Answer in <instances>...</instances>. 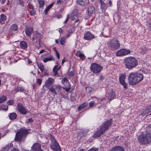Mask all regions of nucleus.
Instances as JSON below:
<instances>
[{
	"label": "nucleus",
	"mask_w": 151,
	"mask_h": 151,
	"mask_svg": "<svg viewBox=\"0 0 151 151\" xmlns=\"http://www.w3.org/2000/svg\"><path fill=\"white\" fill-rule=\"evenodd\" d=\"M23 0H18L19 4L21 5L22 7L24 6V4L23 3Z\"/></svg>",
	"instance_id": "obj_44"
},
{
	"label": "nucleus",
	"mask_w": 151,
	"mask_h": 151,
	"mask_svg": "<svg viewBox=\"0 0 151 151\" xmlns=\"http://www.w3.org/2000/svg\"><path fill=\"white\" fill-rule=\"evenodd\" d=\"M130 51L129 50L125 49H122L118 50L116 52V55L117 56H123L129 53Z\"/></svg>",
	"instance_id": "obj_9"
},
{
	"label": "nucleus",
	"mask_w": 151,
	"mask_h": 151,
	"mask_svg": "<svg viewBox=\"0 0 151 151\" xmlns=\"http://www.w3.org/2000/svg\"><path fill=\"white\" fill-rule=\"evenodd\" d=\"M88 151H98V149L96 148H92L88 150Z\"/></svg>",
	"instance_id": "obj_54"
},
{
	"label": "nucleus",
	"mask_w": 151,
	"mask_h": 151,
	"mask_svg": "<svg viewBox=\"0 0 151 151\" xmlns=\"http://www.w3.org/2000/svg\"><path fill=\"white\" fill-rule=\"evenodd\" d=\"M77 17L76 15H72L71 16V18L73 20H75L76 22H79V20L77 19Z\"/></svg>",
	"instance_id": "obj_39"
},
{
	"label": "nucleus",
	"mask_w": 151,
	"mask_h": 151,
	"mask_svg": "<svg viewBox=\"0 0 151 151\" xmlns=\"http://www.w3.org/2000/svg\"><path fill=\"white\" fill-rule=\"evenodd\" d=\"M94 37V36L90 32H87L84 35V38L85 40H89L93 38Z\"/></svg>",
	"instance_id": "obj_16"
},
{
	"label": "nucleus",
	"mask_w": 151,
	"mask_h": 151,
	"mask_svg": "<svg viewBox=\"0 0 151 151\" xmlns=\"http://www.w3.org/2000/svg\"><path fill=\"white\" fill-rule=\"evenodd\" d=\"M146 109L149 115L151 114V104L147 106Z\"/></svg>",
	"instance_id": "obj_33"
},
{
	"label": "nucleus",
	"mask_w": 151,
	"mask_h": 151,
	"mask_svg": "<svg viewBox=\"0 0 151 151\" xmlns=\"http://www.w3.org/2000/svg\"><path fill=\"white\" fill-rule=\"evenodd\" d=\"M38 3L39 7L40 8L43 7L45 5V1L43 0H39L38 1Z\"/></svg>",
	"instance_id": "obj_35"
},
{
	"label": "nucleus",
	"mask_w": 151,
	"mask_h": 151,
	"mask_svg": "<svg viewBox=\"0 0 151 151\" xmlns=\"http://www.w3.org/2000/svg\"><path fill=\"white\" fill-rule=\"evenodd\" d=\"M7 98L6 96L2 95L0 96V103H2L6 101Z\"/></svg>",
	"instance_id": "obj_29"
},
{
	"label": "nucleus",
	"mask_w": 151,
	"mask_h": 151,
	"mask_svg": "<svg viewBox=\"0 0 151 151\" xmlns=\"http://www.w3.org/2000/svg\"><path fill=\"white\" fill-rule=\"evenodd\" d=\"M104 78V77L103 76L101 75L99 76V80H100L103 81V80Z\"/></svg>",
	"instance_id": "obj_58"
},
{
	"label": "nucleus",
	"mask_w": 151,
	"mask_h": 151,
	"mask_svg": "<svg viewBox=\"0 0 151 151\" xmlns=\"http://www.w3.org/2000/svg\"><path fill=\"white\" fill-rule=\"evenodd\" d=\"M33 31V29L31 27L27 28L25 30L26 34L28 36H30L32 33Z\"/></svg>",
	"instance_id": "obj_20"
},
{
	"label": "nucleus",
	"mask_w": 151,
	"mask_h": 151,
	"mask_svg": "<svg viewBox=\"0 0 151 151\" xmlns=\"http://www.w3.org/2000/svg\"><path fill=\"white\" fill-rule=\"evenodd\" d=\"M149 29L150 30H151V21L149 24Z\"/></svg>",
	"instance_id": "obj_63"
},
{
	"label": "nucleus",
	"mask_w": 151,
	"mask_h": 151,
	"mask_svg": "<svg viewBox=\"0 0 151 151\" xmlns=\"http://www.w3.org/2000/svg\"><path fill=\"white\" fill-rule=\"evenodd\" d=\"M68 75L69 77H72L73 76L74 73L72 71H70L68 73Z\"/></svg>",
	"instance_id": "obj_50"
},
{
	"label": "nucleus",
	"mask_w": 151,
	"mask_h": 151,
	"mask_svg": "<svg viewBox=\"0 0 151 151\" xmlns=\"http://www.w3.org/2000/svg\"><path fill=\"white\" fill-rule=\"evenodd\" d=\"M38 66L39 69H40L41 72H42L44 70V65L41 64H38Z\"/></svg>",
	"instance_id": "obj_38"
},
{
	"label": "nucleus",
	"mask_w": 151,
	"mask_h": 151,
	"mask_svg": "<svg viewBox=\"0 0 151 151\" xmlns=\"http://www.w3.org/2000/svg\"><path fill=\"white\" fill-rule=\"evenodd\" d=\"M5 2V0H0V3L2 4H4Z\"/></svg>",
	"instance_id": "obj_62"
},
{
	"label": "nucleus",
	"mask_w": 151,
	"mask_h": 151,
	"mask_svg": "<svg viewBox=\"0 0 151 151\" xmlns=\"http://www.w3.org/2000/svg\"><path fill=\"white\" fill-rule=\"evenodd\" d=\"M88 131L89 130L88 129H85L82 131V132L84 134H87L88 132Z\"/></svg>",
	"instance_id": "obj_55"
},
{
	"label": "nucleus",
	"mask_w": 151,
	"mask_h": 151,
	"mask_svg": "<svg viewBox=\"0 0 151 151\" xmlns=\"http://www.w3.org/2000/svg\"><path fill=\"white\" fill-rule=\"evenodd\" d=\"M101 4V9H102V11H104L106 7V4L103 2L102 0H100Z\"/></svg>",
	"instance_id": "obj_27"
},
{
	"label": "nucleus",
	"mask_w": 151,
	"mask_h": 151,
	"mask_svg": "<svg viewBox=\"0 0 151 151\" xmlns=\"http://www.w3.org/2000/svg\"><path fill=\"white\" fill-rule=\"evenodd\" d=\"M68 81V78H64L62 80V82H67Z\"/></svg>",
	"instance_id": "obj_59"
},
{
	"label": "nucleus",
	"mask_w": 151,
	"mask_h": 151,
	"mask_svg": "<svg viewBox=\"0 0 151 151\" xmlns=\"http://www.w3.org/2000/svg\"><path fill=\"white\" fill-rule=\"evenodd\" d=\"M50 8L47 6L45 9L44 12H45V14H46L49 11Z\"/></svg>",
	"instance_id": "obj_51"
},
{
	"label": "nucleus",
	"mask_w": 151,
	"mask_h": 151,
	"mask_svg": "<svg viewBox=\"0 0 151 151\" xmlns=\"http://www.w3.org/2000/svg\"><path fill=\"white\" fill-rule=\"evenodd\" d=\"M90 68L93 73L97 74L99 73L103 68L100 65L93 63L91 64Z\"/></svg>",
	"instance_id": "obj_7"
},
{
	"label": "nucleus",
	"mask_w": 151,
	"mask_h": 151,
	"mask_svg": "<svg viewBox=\"0 0 151 151\" xmlns=\"http://www.w3.org/2000/svg\"><path fill=\"white\" fill-rule=\"evenodd\" d=\"M28 131L29 130L24 128L20 129L16 133L14 140L18 142H21L22 140L27 137Z\"/></svg>",
	"instance_id": "obj_4"
},
{
	"label": "nucleus",
	"mask_w": 151,
	"mask_h": 151,
	"mask_svg": "<svg viewBox=\"0 0 151 151\" xmlns=\"http://www.w3.org/2000/svg\"><path fill=\"white\" fill-rule=\"evenodd\" d=\"M49 89V91L52 93L53 94V96H54L55 95H57V92L55 91V88H49V89Z\"/></svg>",
	"instance_id": "obj_30"
},
{
	"label": "nucleus",
	"mask_w": 151,
	"mask_h": 151,
	"mask_svg": "<svg viewBox=\"0 0 151 151\" xmlns=\"http://www.w3.org/2000/svg\"><path fill=\"white\" fill-rule=\"evenodd\" d=\"M41 145L40 144L38 143H36L34 144L32 147V149L33 151H47V149H46V147L45 145H43L42 146V148H44V150H47L46 151H44V149H41Z\"/></svg>",
	"instance_id": "obj_10"
},
{
	"label": "nucleus",
	"mask_w": 151,
	"mask_h": 151,
	"mask_svg": "<svg viewBox=\"0 0 151 151\" xmlns=\"http://www.w3.org/2000/svg\"><path fill=\"white\" fill-rule=\"evenodd\" d=\"M55 88L56 91L59 92V91L61 90L62 87L60 85H56Z\"/></svg>",
	"instance_id": "obj_36"
},
{
	"label": "nucleus",
	"mask_w": 151,
	"mask_h": 151,
	"mask_svg": "<svg viewBox=\"0 0 151 151\" xmlns=\"http://www.w3.org/2000/svg\"><path fill=\"white\" fill-rule=\"evenodd\" d=\"M13 146V145L12 143H10L5 146L4 147L8 151L11 149Z\"/></svg>",
	"instance_id": "obj_37"
},
{
	"label": "nucleus",
	"mask_w": 151,
	"mask_h": 151,
	"mask_svg": "<svg viewBox=\"0 0 151 151\" xmlns=\"http://www.w3.org/2000/svg\"><path fill=\"white\" fill-rule=\"evenodd\" d=\"M126 77V75L124 74H120L119 78L120 83L125 89H126L127 87L128 84L126 83L125 81Z\"/></svg>",
	"instance_id": "obj_11"
},
{
	"label": "nucleus",
	"mask_w": 151,
	"mask_h": 151,
	"mask_svg": "<svg viewBox=\"0 0 151 151\" xmlns=\"http://www.w3.org/2000/svg\"><path fill=\"white\" fill-rule=\"evenodd\" d=\"M17 117V115L15 113H10L9 115V118L11 120L15 119Z\"/></svg>",
	"instance_id": "obj_28"
},
{
	"label": "nucleus",
	"mask_w": 151,
	"mask_h": 151,
	"mask_svg": "<svg viewBox=\"0 0 151 151\" xmlns=\"http://www.w3.org/2000/svg\"><path fill=\"white\" fill-rule=\"evenodd\" d=\"M24 90L23 88L20 87H18L16 88L15 91L16 92H17L19 91H22Z\"/></svg>",
	"instance_id": "obj_42"
},
{
	"label": "nucleus",
	"mask_w": 151,
	"mask_h": 151,
	"mask_svg": "<svg viewBox=\"0 0 151 151\" xmlns=\"http://www.w3.org/2000/svg\"><path fill=\"white\" fill-rule=\"evenodd\" d=\"M54 60V58L53 56L52 55H50L49 57L45 58L43 61L44 63H46L47 61L53 60Z\"/></svg>",
	"instance_id": "obj_26"
},
{
	"label": "nucleus",
	"mask_w": 151,
	"mask_h": 151,
	"mask_svg": "<svg viewBox=\"0 0 151 151\" xmlns=\"http://www.w3.org/2000/svg\"><path fill=\"white\" fill-rule=\"evenodd\" d=\"M35 32V37L36 38V40L35 42H36L37 41L39 44H40V40L42 38L43 35L38 31H36Z\"/></svg>",
	"instance_id": "obj_15"
},
{
	"label": "nucleus",
	"mask_w": 151,
	"mask_h": 151,
	"mask_svg": "<svg viewBox=\"0 0 151 151\" xmlns=\"http://www.w3.org/2000/svg\"><path fill=\"white\" fill-rule=\"evenodd\" d=\"M124 64L127 68L131 69L136 66L137 65L138 63L134 57H129L125 58Z\"/></svg>",
	"instance_id": "obj_3"
},
{
	"label": "nucleus",
	"mask_w": 151,
	"mask_h": 151,
	"mask_svg": "<svg viewBox=\"0 0 151 151\" xmlns=\"http://www.w3.org/2000/svg\"><path fill=\"white\" fill-rule=\"evenodd\" d=\"M88 14L89 16H92V14L95 12V7L93 6H90L88 8Z\"/></svg>",
	"instance_id": "obj_17"
},
{
	"label": "nucleus",
	"mask_w": 151,
	"mask_h": 151,
	"mask_svg": "<svg viewBox=\"0 0 151 151\" xmlns=\"http://www.w3.org/2000/svg\"><path fill=\"white\" fill-rule=\"evenodd\" d=\"M1 18L2 19L1 20L3 21H5L6 19V16L4 14H2L1 15Z\"/></svg>",
	"instance_id": "obj_40"
},
{
	"label": "nucleus",
	"mask_w": 151,
	"mask_h": 151,
	"mask_svg": "<svg viewBox=\"0 0 151 151\" xmlns=\"http://www.w3.org/2000/svg\"><path fill=\"white\" fill-rule=\"evenodd\" d=\"M54 80L51 78H49L46 80L45 82V83L44 86H45L47 89H49L53 84L54 83Z\"/></svg>",
	"instance_id": "obj_13"
},
{
	"label": "nucleus",
	"mask_w": 151,
	"mask_h": 151,
	"mask_svg": "<svg viewBox=\"0 0 151 151\" xmlns=\"http://www.w3.org/2000/svg\"><path fill=\"white\" fill-rule=\"evenodd\" d=\"M95 102L94 101H91L89 104V106L90 107H92L93 105L95 104Z\"/></svg>",
	"instance_id": "obj_48"
},
{
	"label": "nucleus",
	"mask_w": 151,
	"mask_h": 151,
	"mask_svg": "<svg viewBox=\"0 0 151 151\" xmlns=\"http://www.w3.org/2000/svg\"><path fill=\"white\" fill-rule=\"evenodd\" d=\"M71 86H69L68 87H65L63 89L66 91L68 92L69 91L70 89Z\"/></svg>",
	"instance_id": "obj_53"
},
{
	"label": "nucleus",
	"mask_w": 151,
	"mask_h": 151,
	"mask_svg": "<svg viewBox=\"0 0 151 151\" xmlns=\"http://www.w3.org/2000/svg\"><path fill=\"white\" fill-rule=\"evenodd\" d=\"M111 124V120L109 121H106L100 126L99 130L95 132L93 137L94 138H97L100 137L107 129Z\"/></svg>",
	"instance_id": "obj_2"
},
{
	"label": "nucleus",
	"mask_w": 151,
	"mask_h": 151,
	"mask_svg": "<svg viewBox=\"0 0 151 151\" xmlns=\"http://www.w3.org/2000/svg\"><path fill=\"white\" fill-rule=\"evenodd\" d=\"M61 68V66H60L58 68V65H55L53 68V71L54 73V75L56 76L58 74L57 71L59 70Z\"/></svg>",
	"instance_id": "obj_23"
},
{
	"label": "nucleus",
	"mask_w": 151,
	"mask_h": 151,
	"mask_svg": "<svg viewBox=\"0 0 151 151\" xmlns=\"http://www.w3.org/2000/svg\"><path fill=\"white\" fill-rule=\"evenodd\" d=\"M72 32V31L71 29H70L68 31V33L66 35V38L70 36V34Z\"/></svg>",
	"instance_id": "obj_46"
},
{
	"label": "nucleus",
	"mask_w": 151,
	"mask_h": 151,
	"mask_svg": "<svg viewBox=\"0 0 151 151\" xmlns=\"http://www.w3.org/2000/svg\"><path fill=\"white\" fill-rule=\"evenodd\" d=\"M27 6L28 8H29L30 9H34V6H33V4H31L30 3L28 4Z\"/></svg>",
	"instance_id": "obj_47"
},
{
	"label": "nucleus",
	"mask_w": 151,
	"mask_h": 151,
	"mask_svg": "<svg viewBox=\"0 0 151 151\" xmlns=\"http://www.w3.org/2000/svg\"><path fill=\"white\" fill-rule=\"evenodd\" d=\"M63 0H58L57 1L58 4H61L63 2Z\"/></svg>",
	"instance_id": "obj_60"
},
{
	"label": "nucleus",
	"mask_w": 151,
	"mask_h": 151,
	"mask_svg": "<svg viewBox=\"0 0 151 151\" xmlns=\"http://www.w3.org/2000/svg\"><path fill=\"white\" fill-rule=\"evenodd\" d=\"M55 49V52L56 53L57 57L60 56L59 53L56 50V48H54Z\"/></svg>",
	"instance_id": "obj_61"
},
{
	"label": "nucleus",
	"mask_w": 151,
	"mask_h": 151,
	"mask_svg": "<svg viewBox=\"0 0 151 151\" xmlns=\"http://www.w3.org/2000/svg\"><path fill=\"white\" fill-rule=\"evenodd\" d=\"M1 109L5 110H7L8 109V107L7 106L5 105H2L1 106Z\"/></svg>",
	"instance_id": "obj_45"
},
{
	"label": "nucleus",
	"mask_w": 151,
	"mask_h": 151,
	"mask_svg": "<svg viewBox=\"0 0 151 151\" xmlns=\"http://www.w3.org/2000/svg\"><path fill=\"white\" fill-rule=\"evenodd\" d=\"M111 151H125L122 147L119 146L115 147L112 148Z\"/></svg>",
	"instance_id": "obj_22"
},
{
	"label": "nucleus",
	"mask_w": 151,
	"mask_h": 151,
	"mask_svg": "<svg viewBox=\"0 0 151 151\" xmlns=\"http://www.w3.org/2000/svg\"><path fill=\"white\" fill-rule=\"evenodd\" d=\"M42 79H41L40 78H38L37 80V83L39 85H40L42 83Z\"/></svg>",
	"instance_id": "obj_49"
},
{
	"label": "nucleus",
	"mask_w": 151,
	"mask_h": 151,
	"mask_svg": "<svg viewBox=\"0 0 151 151\" xmlns=\"http://www.w3.org/2000/svg\"><path fill=\"white\" fill-rule=\"evenodd\" d=\"M14 103V101L13 100H10L8 101V103L9 105H12Z\"/></svg>",
	"instance_id": "obj_52"
},
{
	"label": "nucleus",
	"mask_w": 151,
	"mask_h": 151,
	"mask_svg": "<svg viewBox=\"0 0 151 151\" xmlns=\"http://www.w3.org/2000/svg\"><path fill=\"white\" fill-rule=\"evenodd\" d=\"M76 55L80 57L82 60H83L85 58L84 55L83 53L81 51H77Z\"/></svg>",
	"instance_id": "obj_21"
},
{
	"label": "nucleus",
	"mask_w": 151,
	"mask_h": 151,
	"mask_svg": "<svg viewBox=\"0 0 151 151\" xmlns=\"http://www.w3.org/2000/svg\"><path fill=\"white\" fill-rule=\"evenodd\" d=\"M54 2H53L52 3H51V4H50V5H49L48 6L49 7H50V8H51L53 6Z\"/></svg>",
	"instance_id": "obj_64"
},
{
	"label": "nucleus",
	"mask_w": 151,
	"mask_h": 151,
	"mask_svg": "<svg viewBox=\"0 0 151 151\" xmlns=\"http://www.w3.org/2000/svg\"><path fill=\"white\" fill-rule=\"evenodd\" d=\"M140 114H141V115H142L143 116L147 115H148L149 114H147V111H146V110L145 109H143L142 110L140 111Z\"/></svg>",
	"instance_id": "obj_32"
},
{
	"label": "nucleus",
	"mask_w": 151,
	"mask_h": 151,
	"mask_svg": "<svg viewBox=\"0 0 151 151\" xmlns=\"http://www.w3.org/2000/svg\"><path fill=\"white\" fill-rule=\"evenodd\" d=\"M51 141L50 144L51 148L55 151L60 150V146L55 139L52 136Z\"/></svg>",
	"instance_id": "obj_8"
},
{
	"label": "nucleus",
	"mask_w": 151,
	"mask_h": 151,
	"mask_svg": "<svg viewBox=\"0 0 151 151\" xmlns=\"http://www.w3.org/2000/svg\"><path fill=\"white\" fill-rule=\"evenodd\" d=\"M67 38L63 37L61 38L60 40V43L62 45H65V43H66L65 40Z\"/></svg>",
	"instance_id": "obj_31"
},
{
	"label": "nucleus",
	"mask_w": 151,
	"mask_h": 151,
	"mask_svg": "<svg viewBox=\"0 0 151 151\" xmlns=\"http://www.w3.org/2000/svg\"><path fill=\"white\" fill-rule=\"evenodd\" d=\"M31 16L34 15L36 13V11L34 9H32V10H30L29 12Z\"/></svg>",
	"instance_id": "obj_41"
},
{
	"label": "nucleus",
	"mask_w": 151,
	"mask_h": 151,
	"mask_svg": "<svg viewBox=\"0 0 151 151\" xmlns=\"http://www.w3.org/2000/svg\"><path fill=\"white\" fill-rule=\"evenodd\" d=\"M17 109L21 114H25L27 113V110L22 105L19 103L17 105L16 107Z\"/></svg>",
	"instance_id": "obj_12"
},
{
	"label": "nucleus",
	"mask_w": 151,
	"mask_h": 151,
	"mask_svg": "<svg viewBox=\"0 0 151 151\" xmlns=\"http://www.w3.org/2000/svg\"><path fill=\"white\" fill-rule=\"evenodd\" d=\"M120 45L119 41L115 40L109 42L107 45V47L109 50L114 51L118 49Z\"/></svg>",
	"instance_id": "obj_6"
},
{
	"label": "nucleus",
	"mask_w": 151,
	"mask_h": 151,
	"mask_svg": "<svg viewBox=\"0 0 151 151\" xmlns=\"http://www.w3.org/2000/svg\"><path fill=\"white\" fill-rule=\"evenodd\" d=\"M27 43L24 41H21L20 42V47L23 49H26L27 47Z\"/></svg>",
	"instance_id": "obj_24"
},
{
	"label": "nucleus",
	"mask_w": 151,
	"mask_h": 151,
	"mask_svg": "<svg viewBox=\"0 0 151 151\" xmlns=\"http://www.w3.org/2000/svg\"><path fill=\"white\" fill-rule=\"evenodd\" d=\"M68 19H69V15H68L67 16V18H66V19L65 20V21L64 22V23L65 24V23H66L68 21Z\"/></svg>",
	"instance_id": "obj_57"
},
{
	"label": "nucleus",
	"mask_w": 151,
	"mask_h": 151,
	"mask_svg": "<svg viewBox=\"0 0 151 151\" xmlns=\"http://www.w3.org/2000/svg\"><path fill=\"white\" fill-rule=\"evenodd\" d=\"M77 3L82 6L87 5L89 2V0H77Z\"/></svg>",
	"instance_id": "obj_18"
},
{
	"label": "nucleus",
	"mask_w": 151,
	"mask_h": 151,
	"mask_svg": "<svg viewBox=\"0 0 151 151\" xmlns=\"http://www.w3.org/2000/svg\"><path fill=\"white\" fill-rule=\"evenodd\" d=\"M18 25L16 24H13L10 27L9 30L10 32H16L18 30Z\"/></svg>",
	"instance_id": "obj_19"
},
{
	"label": "nucleus",
	"mask_w": 151,
	"mask_h": 151,
	"mask_svg": "<svg viewBox=\"0 0 151 151\" xmlns=\"http://www.w3.org/2000/svg\"><path fill=\"white\" fill-rule=\"evenodd\" d=\"M106 96L107 99L109 101H111L115 96L114 91L112 89L108 90L106 93Z\"/></svg>",
	"instance_id": "obj_14"
},
{
	"label": "nucleus",
	"mask_w": 151,
	"mask_h": 151,
	"mask_svg": "<svg viewBox=\"0 0 151 151\" xmlns=\"http://www.w3.org/2000/svg\"><path fill=\"white\" fill-rule=\"evenodd\" d=\"M142 74L138 72H132L129 74L128 79L129 84L134 85L142 81L143 78Z\"/></svg>",
	"instance_id": "obj_1"
},
{
	"label": "nucleus",
	"mask_w": 151,
	"mask_h": 151,
	"mask_svg": "<svg viewBox=\"0 0 151 151\" xmlns=\"http://www.w3.org/2000/svg\"><path fill=\"white\" fill-rule=\"evenodd\" d=\"M147 50V49L145 47L142 48L141 49V52L143 54H145Z\"/></svg>",
	"instance_id": "obj_43"
},
{
	"label": "nucleus",
	"mask_w": 151,
	"mask_h": 151,
	"mask_svg": "<svg viewBox=\"0 0 151 151\" xmlns=\"http://www.w3.org/2000/svg\"><path fill=\"white\" fill-rule=\"evenodd\" d=\"M138 139L141 144H145L148 143L151 141V134L149 133H143L142 134L138 136Z\"/></svg>",
	"instance_id": "obj_5"
},
{
	"label": "nucleus",
	"mask_w": 151,
	"mask_h": 151,
	"mask_svg": "<svg viewBox=\"0 0 151 151\" xmlns=\"http://www.w3.org/2000/svg\"><path fill=\"white\" fill-rule=\"evenodd\" d=\"M88 103L87 102H85L80 105L78 107V109L79 111H80L82 109L85 108L88 105Z\"/></svg>",
	"instance_id": "obj_25"
},
{
	"label": "nucleus",
	"mask_w": 151,
	"mask_h": 151,
	"mask_svg": "<svg viewBox=\"0 0 151 151\" xmlns=\"http://www.w3.org/2000/svg\"><path fill=\"white\" fill-rule=\"evenodd\" d=\"M33 122V120L32 118H30L27 120V123H32Z\"/></svg>",
	"instance_id": "obj_56"
},
{
	"label": "nucleus",
	"mask_w": 151,
	"mask_h": 151,
	"mask_svg": "<svg viewBox=\"0 0 151 151\" xmlns=\"http://www.w3.org/2000/svg\"><path fill=\"white\" fill-rule=\"evenodd\" d=\"M86 92H88V93H90L91 92L93 91V88L90 86L86 87Z\"/></svg>",
	"instance_id": "obj_34"
}]
</instances>
